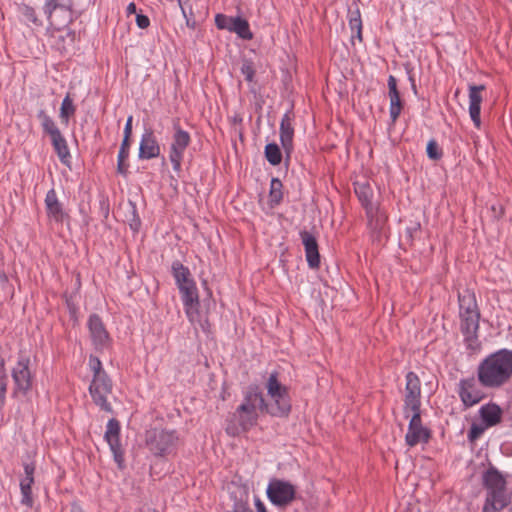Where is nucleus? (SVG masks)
I'll return each mask as SVG.
<instances>
[{
    "instance_id": "1",
    "label": "nucleus",
    "mask_w": 512,
    "mask_h": 512,
    "mask_svg": "<svg viewBox=\"0 0 512 512\" xmlns=\"http://www.w3.org/2000/svg\"><path fill=\"white\" fill-rule=\"evenodd\" d=\"M512 376V351L501 349L490 354L477 368L479 383L486 388H499Z\"/></svg>"
},
{
    "instance_id": "2",
    "label": "nucleus",
    "mask_w": 512,
    "mask_h": 512,
    "mask_svg": "<svg viewBox=\"0 0 512 512\" xmlns=\"http://www.w3.org/2000/svg\"><path fill=\"white\" fill-rule=\"evenodd\" d=\"M460 329L467 349L477 351L481 347L478 338L480 312L475 294L469 290L458 294Z\"/></svg>"
},
{
    "instance_id": "3",
    "label": "nucleus",
    "mask_w": 512,
    "mask_h": 512,
    "mask_svg": "<svg viewBox=\"0 0 512 512\" xmlns=\"http://www.w3.org/2000/svg\"><path fill=\"white\" fill-rule=\"evenodd\" d=\"M487 497L482 512H500L509 504L506 480L495 468L488 469L483 476Z\"/></svg>"
},
{
    "instance_id": "4",
    "label": "nucleus",
    "mask_w": 512,
    "mask_h": 512,
    "mask_svg": "<svg viewBox=\"0 0 512 512\" xmlns=\"http://www.w3.org/2000/svg\"><path fill=\"white\" fill-rule=\"evenodd\" d=\"M79 0H44L42 11L49 25L60 30L70 24L77 16L76 6Z\"/></svg>"
},
{
    "instance_id": "5",
    "label": "nucleus",
    "mask_w": 512,
    "mask_h": 512,
    "mask_svg": "<svg viewBox=\"0 0 512 512\" xmlns=\"http://www.w3.org/2000/svg\"><path fill=\"white\" fill-rule=\"evenodd\" d=\"M267 410L268 405L265 403L263 394L257 386H251L247 390L243 403L237 408L239 425L242 430H247L256 423L257 411Z\"/></svg>"
},
{
    "instance_id": "6",
    "label": "nucleus",
    "mask_w": 512,
    "mask_h": 512,
    "mask_svg": "<svg viewBox=\"0 0 512 512\" xmlns=\"http://www.w3.org/2000/svg\"><path fill=\"white\" fill-rule=\"evenodd\" d=\"M178 435L174 430L150 429L146 432V445L155 456H166L173 453L178 445Z\"/></svg>"
},
{
    "instance_id": "7",
    "label": "nucleus",
    "mask_w": 512,
    "mask_h": 512,
    "mask_svg": "<svg viewBox=\"0 0 512 512\" xmlns=\"http://www.w3.org/2000/svg\"><path fill=\"white\" fill-rule=\"evenodd\" d=\"M173 131L172 142L169 147V160L173 170L179 174L182 170L181 165L185 150L191 143V136L188 131L180 126L178 120L173 123Z\"/></svg>"
},
{
    "instance_id": "8",
    "label": "nucleus",
    "mask_w": 512,
    "mask_h": 512,
    "mask_svg": "<svg viewBox=\"0 0 512 512\" xmlns=\"http://www.w3.org/2000/svg\"><path fill=\"white\" fill-rule=\"evenodd\" d=\"M172 274L180 291L182 302L196 301L198 290L190 270L179 261H175L172 264Z\"/></svg>"
},
{
    "instance_id": "9",
    "label": "nucleus",
    "mask_w": 512,
    "mask_h": 512,
    "mask_svg": "<svg viewBox=\"0 0 512 512\" xmlns=\"http://www.w3.org/2000/svg\"><path fill=\"white\" fill-rule=\"evenodd\" d=\"M113 384L109 376L92 378L89 385V393L95 405L101 410L112 413V405L108 401L112 395Z\"/></svg>"
},
{
    "instance_id": "10",
    "label": "nucleus",
    "mask_w": 512,
    "mask_h": 512,
    "mask_svg": "<svg viewBox=\"0 0 512 512\" xmlns=\"http://www.w3.org/2000/svg\"><path fill=\"white\" fill-rule=\"evenodd\" d=\"M12 378L17 393L26 394L32 387L33 374L30 369V357L20 353L12 368Z\"/></svg>"
},
{
    "instance_id": "11",
    "label": "nucleus",
    "mask_w": 512,
    "mask_h": 512,
    "mask_svg": "<svg viewBox=\"0 0 512 512\" xmlns=\"http://www.w3.org/2000/svg\"><path fill=\"white\" fill-rule=\"evenodd\" d=\"M215 25L220 30H228L236 33L244 40H250L253 37L247 20L242 17H233L225 14H217L215 16Z\"/></svg>"
},
{
    "instance_id": "12",
    "label": "nucleus",
    "mask_w": 512,
    "mask_h": 512,
    "mask_svg": "<svg viewBox=\"0 0 512 512\" xmlns=\"http://www.w3.org/2000/svg\"><path fill=\"white\" fill-rule=\"evenodd\" d=\"M413 415L405 435V442L409 447L419 443H428L431 438V431L422 425L421 411H412Z\"/></svg>"
},
{
    "instance_id": "13",
    "label": "nucleus",
    "mask_w": 512,
    "mask_h": 512,
    "mask_svg": "<svg viewBox=\"0 0 512 512\" xmlns=\"http://www.w3.org/2000/svg\"><path fill=\"white\" fill-rule=\"evenodd\" d=\"M421 407V382L412 371L406 375L404 411H419Z\"/></svg>"
},
{
    "instance_id": "14",
    "label": "nucleus",
    "mask_w": 512,
    "mask_h": 512,
    "mask_svg": "<svg viewBox=\"0 0 512 512\" xmlns=\"http://www.w3.org/2000/svg\"><path fill=\"white\" fill-rule=\"evenodd\" d=\"M104 438L110 447L115 462L122 468L124 452L120 443V424L116 419L112 418L108 421Z\"/></svg>"
},
{
    "instance_id": "15",
    "label": "nucleus",
    "mask_w": 512,
    "mask_h": 512,
    "mask_svg": "<svg viewBox=\"0 0 512 512\" xmlns=\"http://www.w3.org/2000/svg\"><path fill=\"white\" fill-rule=\"evenodd\" d=\"M458 394L465 407H472L484 398L474 377L461 379L458 384Z\"/></svg>"
},
{
    "instance_id": "16",
    "label": "nucleus",
    "mask_w": 512,
    "mask_h": 512,
    "mask_svg": "<svg viewBox=\"0 0 512 512\" xmlns=\"http://www.w3.org/2000/svg\"><path fill=\"white\" fill-rule=\"evenodd\" d=\"M88 329L93 345L97 350L108 348L111 342L110 336L98 315H91L88 319Z\"/></svg>"
},
{
    "instance_id": "17",
    "label": "nucleus",
    "mask_w": 512,
    "mask_h": 512,
    "mask_svg": "<svg viewBox=\"0 0 512 512\" xmlns=\"http://www.w3.org/2000/svg\"><path fill=\"white\" fill-rule=\"evenodd\" d=\"M160 145L151 128L145 129L141 136L139 144L138 158L140 160H150L159 157Z\"/></svg>"
},
{
    "instance_id": "18",
    "label": "nucleus",
    "mask_w": 512,
    "mask_h": 512,
    "mask_svg": "<svg viewBox=\"0 0 512 512\" xmlns=\"http://www.w3.org/2000/svg\"><path fill=\"white\" fill-rule=\"evenodd\" d=\"M267 391L270 398L275 402V407H268V412L273 415L285 414V409L280 406V401L284 398L286 388L281 385L276 373H272L269 376L267 382Z\"/></svg>"
},
{
    "instance_id": "19",
    "label": "nucleus",
    "mask_w": 512,
    "mask_h": 512,
    "mask_svg": "<svg viewBox=\"0 0 512 512\" xmlns=\"http://www.w3.org/2000/svg\"><path fill=\"white\" fill-rule=\"evenodd\" d=\"M485 90L484 85H469V115L474 126L479 129L481 127V103L483 101L482 92Z\"/></svg>"
},
{
    "instance_id": "20",
    "label": "nucleus",
    "mask_w": 512,
    "mask_h": 512,
    "mask_svg": "<svg viewBox=\"0 0 512 512\" xmlns=\"http://www.w3.org/2000/svg\"><path fill=\"white\" fill-rule=\"evenodd\" d=\"M267 496L270 502L276 506L286 505L288 503V482L271 480L267 487Z\"/></svg>"
},
{
    "instance_id": "21",
    "label": "nucleus",
    "mask_w": 512,
    "mask_h": 512,
    "mask_svg": "<svg viewBox=\"0 0 512 512\" xmlns=\"http://www.w3.org/2000/svg\"><path fill=\"white\" fill-rule=\"evenodd\" d=\"M388 96L390 100V118L395 123L402 112L403 102L397 88V80L393 75H390L388 78Z\"/></svg>"
},
{
    "instance_id": "22",
    "label": "nucleus",
    "mask_w": 512,
    "mask_h": 512,
    "mask_svg": "<svg viewBox=\"0 0 512 512\" xmlns=\"http://www.w3.org/2000/svg\"><path fill=\"white\" fill-rule=\"evenodd\" d=\"M35 466L32 463L24 464L25 477L20 481L21 503L31 507L33 504L31 486L34 483Z\"/></svg>"
},
{
    "instance_id": "23",
    "label": "nucleus",
    "mask_w": 512,
    "mask_h": 512,
    "mask_svg": "<svg viewBox=\"0 0 512 512\" xmlns=\"http://www.w3.org/2000/svg\"><path fill=\"white\" fill-rule=\"evenodd\" d=\"M45 207L49 218L55 222H63L67 214L63 210L62 204L59 202L56 191L50 189L45 197Z\"/></svg>"
},
{
    "instance_id": "24",
    "label": "nucleus",
    "mask_w": 512,
    "mask_h": 512,
    "mask_svg": "<svg viewBox=\"0 0 512 512\" xmlns=\"http://www.w3.org/2000/svg\"><path fill=\"white\" fill-rule=\"evenodd\" d=\"M480 417L488 427L497 425L502 420V410L495 403L483 405L479 410Z\"/></svg>"
},
{
    "instance_id": "25",
    "label": "nucleus",
    "mask_w": 512,
    "mask_h": 512,
    "mask_svg": "<svg viewBox=\"0 0 512 512\" xmlns=\"http://www.w3.org/2000/svg\"><path fill=\"white\" fill-rule=\"evenodd\" d=\"M355 193L365 208V211L369 214H372L374 211V204L372 203L373 198V190L368 183H356L355 184Z\"/></svg>"
},
{
    "instance_id": "26",
    "label": "nucleus",
    "mask_w": 512,
    "mask_h": 512,
    "mask_svg": "<svg viewBox=\"0 0 512 512\" xmlns=\"http://www.w3.org/2000/svg\"><path fill=\"white\" fill-rule=\"evenodd\" d=\"M51 144L59 160L64 165H69L71 160L70 150L62 133L50 138Z\"/></svg>"
},
{
    "instance_id": "27",
    "label": "nucleus",
    "mask_w": 512,
    "mask_h": 512,
    "mask_svg": "<svg viewBox=\"0 0 512 512\" xmlns=\"http://www.w3.org/2000/svg\"><path fill=\"white\" fill-rule=\"evenodd\" d=\"M76 32L68 29L55 39L54 47L63 55L70 53L75 46Z\"/></svg>"
},
{
    "instance_id": "28",
    "label": "nucleus",
    "mask_w": 512,
    "mask_h": 512,
    "mask_svg": "<svg viewBox=\"0 0 512 512\" xmlns=\"http://www.w3.org/2000/svg\"><path fill=\"white\" fill-rule=\"evenodd\" d=\"M37 119L40 121L43 132L50 138L61 133L53 118L44 109L37 112Z\"/></svg>"
},
{
    "instance_id": "29",
    "label": "nucleus",
    "mask_w": 512,
    "mask_h": 512,
    "mask_svg": "<svg viewBox=\"0 0 512 512\" xmlns=\"http://www.w3.org/2000/svg\"><path fill=\"white\" fill-rule=\"evenodd\" d=\"M374 211L372 214L366 212V216L368 218V224L371 229L381 231L387 221V215L385 211H383L378 205L374 204Z\"/></svg>"
},
{
    "instance_id": "30",
    "label": "nucleus",
    "mask_w": 512,
    "mask_h": 512,
    "mask_svg": "<svg viewBox=\"0 0 512 512\" xmlns=\"http://www.w3.org/2000/svg\"><path fill=\"white\" fill-rule=\"evenodd\" d=\"M129 141H122L118 157H117V172L123 176H127L129 165L126 163V159L129 157Z\"/></svg>"
},
{
    "instance_id": "31",
    "label": "nucleus",
    "mask_w": 512,
    "mask_h": 512,
    "mask_svg": "<svg viewBox=\"0 0 512 512\" xmlns=\"http://www.w3.org/2000/svg\"><path fill=\"white\" fill-rule=\"evenodd\" d=\"M75 112L76 107L73 103V99L70 97V94L68 93L64 97L60 107L59 118L61 122L67 125L69 123L70 117H72L75 114Z\"/></svg>"
},
{
    "instance_id": "32",
    "label": "nucleus",
    "mask_w": 512,
    "mask_h": 512,
    "mask_svg": "<svg viewBox=\"0 0 512 512\" xmlns=\"http://www.w3.org/2000/svg\"><path fill=\"white\" fill-rule=\"evenodd\" d=\"M301 242L305 247L306 256H320L315 236L307 231L300 233Z\"/></svg>"
},
{
    "instance_id": "33",
    "label": "nucleus",
    "mask_w": 512,
    "mask_h": 512,
    "mask_svg": "<svg viewBox=\"0 0 512 512\" xmlns=\"http://www.w3.org/2000/svg\"><path fill=\"white\" fill-rule=\"evenodd\" d=\"M126 220L130 226V229L134 233H138L141 228L142 222H141L140 216L137 211V206L132 201L128 202V210H127Z\"/></svg>"
},
{
    "instance_id": "34",
    "label": "nucleus",
    "mask_w": 512,
    "mask_h": 512,
    "mask_svg": "<svg viewBox=\"0 0 512 512\" xmlns=\"http://www.w3.org/2000/svg\"><path fill=\"white\" fill-rule=\"evenodd\" d=\"M20 14L24 17L25 22L31 23L36 27H41L43 22L38 18L35 8L27 4H21L18 8Z\"/></svg>"
},
{
    "instance_id": "35",
    "label": "nucleus",
    "mask_w": 512,
    "mask_h": 512,
    "mask_svg": "<svg viewBox=\"0 0 512 512\" xmlns=\"http://www.w3.org/2000/svg\"><path fill=\"white\" fill-rule=\"evenodd\" d=\"M282 188V182L278 178H272L269 192V202L271 206L278 205L281 202L283 198Z\"/></svg>"
},
{
    "instance_id": "36",
    "label": "nucleus",
    "mask_w": 512,
    "mask_h": 512,
    "mask_svg": "<svg viewBox=\"0 0 512 512\" xmlns=\"http://www.w3.org/2000/svg\"><path fill=\"white\" fill-rule=\"evenodd\" d=\"M265 158L267 161L273 165L276 166L281 163L282 161V153L279 148V146L275 143H268L265 146Z\"/></svg>"
},
{
    "instance_id": "37",
    "label": "nucleus",
    "mask_w": 512,
    "mask_h": 512,
    "mask_svg": "<svg viewBox=\"0 0 512 512\" xmlns=\"http://www.w3.org/2000/svg\"><path fill=\"white\" fill-rule=\"evenodd\" d=\"M349 27L352 33V38L357 37L362 41V21L359 11H355L349 18Z\"/></svg>"
},
{
    "instance_id": "38",
    "label": "nucleus",
    "mask_w": 512,
    "mask_h": 512,
    "mask_svg": "<svg viewBox=\"0 0 512 512\" xmlns=\"http://www.w3.org/2000/svg\"><path fill=\"white\" fill-rule=\"evenodd\" d=\"M293 508L294 512H306L307 506L301 497L296 496V488L290 484V509Z\"/></svg>"
},
{
    "instance_id": "39",
    "label": "nucleus",
    "mask_w": 512,
    "mask_h": 512,
    "mask_svg": "<svg viewBox=\"0 0 512 512\" xmlns=\"http://www.w3.org/2000/svg\"><path fill=\"white\" fill-rule=\"evenodd\" d=\"M88 365L93 373V378L108 376L103 369L102 363L98 357L90 355Z\"/></svg>"
},
{
    "instance_id": "40",
    "label": "nucleus",
    "mask_w": 512,
    "mask_h": 512,
    "mask_svg": "<svg viewBox=\"0 0 512 512\" xmlns=\"http://www.w3.org/2000/svg\"><path fill=\"white\" fill-rule=\"evenodd\" d=\"M240 70H241V73L244 76L246 81H248V82L253 81L254 76H255V68H254V64L251 60L244 59L242 61Z\"/></svg>"
},
{
    "instance_id": "41",
    "label": "nucleus",
    "mask_w": 512,
    "mask_h": 512,
    "mask_svg": "<svg viewBox=\"0 0 512 512\" xmlns=\"http://www.w3.org/2000/svg\"><path fill=\"white\" fill-rule=\"evenodd\" d=\"M199 304V297L197 296V300L196 301H193V302H189V303H186V302H183V305H184V308H185V312H186V315L189 319V321L191 323H194L198 317V311H197V306Z\"/></svg>"
},
{
    "instance_id": "42",
    "label": "nucleus",
    "mask_w": 512,
    "mask_h": 512,
    "mask_svg": "<svg viewBox=\"0 0 512 512\" xmlns=\"http://www.w3.org/2000/svg\"><path fill=\"white\" fill-rule=\"evenodd\" d=\"M489 428L486 424H477L473 423L468 432V439L470 442L476 441L480 436L484 433V431Z\"/></svg>"
},
{
    "instance_id": "43",
    "label": "nucleus",
    "mask_w": 512,
    "mask_h": 512,
    "mask_svg": "<svg viewBox=\"0 0 512 512\" xmlns=\"http://www.w3.org/2000/svg\"><path fill=\"white\" fill-rule=\"evenodd\" d=\"M280 138L282 145L287 150L286 143L288 142V111L283 114L281 127H280Z\"/></svg>"
},
{
    "instance_id": "44",
    "label": "nucleus",
    "mask_w": 512,
    "mask_h": 512,
    "mask_svg": "<svg viewBox=\"0 0 512 512\" xmlns=\"http://www.w3.org/2000/svg\"><path fill=\"white\" fill-rule=\"evenodd\" d=\"M178 4H179V6L181 8L183 17L186 20L187 27H189L191 29H195V27H196V20L194 19L192 9L190 8L189 14H188L187 11H186V7L182 4V0H178Z\"/></svg>"
},
{
    "instance_id": "45",
    "label": "nucleus",
    "mask_w": 512,
    "mask_h": 512,
    "mask_svg": "<svg viewBox=\"0 0 512 512\" xmlns=\"http://www.w3.org/2000/svg\"><path fill=\"white\" fill-rule=\"evenodd\" d=\"M426 151L429 158L433 160L439 159L442 155V153L439 150L438 144L434 140L428 142Z\"/></svg>"
},
{
    "instance_id": "46",
    "label": "nucleus",
    "mask_w": 512,
    "mask_h": 512,
    "mask_svg": "<svg viewBox=\"0 0 512 512\" xmlns=\"http://www.w3.org/2000/svg\"><path fill=\"white\" fill-rule=\"evenodd\" d=\"M132 122H133V116H129L127 121H126V124H125V127H124V137H123V140L122 141H129L130 142V138H131V135H132Z\"/></svg>"
},
{
    "instance_id": "47",
    "label": "nucleus",
    "mask_w": 512,
    "mask_h": 512,
    "mask_svg": "<svg viewBox=\"0 0 512 512\" xmlns=\"http://www.w3.org/2000/svg\"><path fill=\"white\" fill-rule=\"evenodd\" d=\"M136 24L141 29H146L150 25V19L144 14H136Z\"/></svg>"
},
{
    "instance_id": "48",
    "label": "nucleus",
    "mask_w": 512,
    "mask_h": 512,
    "mask_svg": "<svg viewBox=\"0 0 512 512\" xmlns=\"http://www.w3.org/2000/svg\"><path fill=\"white\" fill-rule=\"evenodd\" d=\"M100 214L104 219H107L109 216V202L107 199H101L99 202Z\"/></svg>"
},
{
    "instance_id": "49",
    "label": "nucleus",
    "mask_w": 512,
    "mask_h": 512,
    "mask_svg": "<svg viewBox=\"0 0 512 512\" xmlns=\"http://www.w3.org/2000/svg\"><path fill=\"white\" fill-rule=\"evenodd\" d=\"M234 512H253L251 508L244 502H236Z\"/></svg>"
},
{
    "instance_id": "50",
    "label": "nucleus",
    "mask_w": 512,
    "mask_h": 512,
    "mask_svg": "<svg viewBox=\"0 0 512 512\" xmlns=\"http://www.w3.org/2000/svg\"><path fill=\"white\" fill-rule=\"evenodd\" d=\"M308 262V266L311 269H318L321 264V258H306Z\"/></svg>"
},
{
    "instance_id": "51",
    "label": "nucleus",
    "mask_w": 512,
    "mask_h": 512,
    "mask_svg": "<svg viewBox=\"0 0 512 512\" xmlns=\"http://www.w3.org/2000/svg\"><path fill=\"white\" fill-rule=\"evenodd\" d=\"M254 503H255L257 512H266L264 503L256 496L254 497Z\"/></svg>"
},
{
    "instance_id": "52",
    "label": "nucleus",
    "mask_w": 512,
    "mask_h": 512,
    "mask_svg": "<svg viewBox=\"0 0 512 512\" xmlns=\"http://www.w3.org/2000/svg\"><path fill=\"white\" fill-rule=\"evenodd\" d=\"M127 15L136 14V4L134 2H131L128 4L126 8Z\"/></svg>"
},
{
    "instance_id": "53",
    "label": "nucleus",
    "mask_w": 512,
    "mask_h": 512,
    "mask_svg": "<svg viewBox=\"0 0 512 512\" xmlns=\"http://www.w3.org/2000/svg\"><path fill=\"white\" fill-rule=\"evenodd\" d=\"M71 512H84V511L79 506H73L71 509Z\"/></svg>"
},
{
    "instance_id": "54",
    "label": "nucleus",
    "mask_w": 512,
    "mask_h": 512,
    "mask_svg": "<svg viewBox=\"0 0 512 512\" xmlns=\"http://www.w3.org/2000/svg\"><path fill=\"white\" fill-rule=\"evenodd\" d=\"M284 164L288 165V157L285 159Z\"/></svg>"
}]
</instances>
